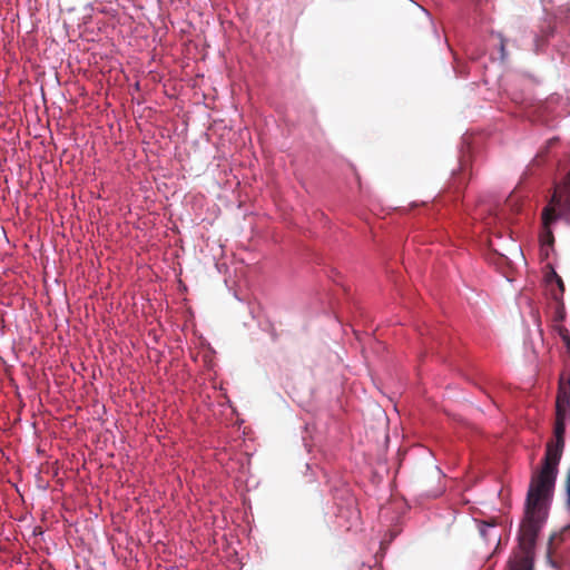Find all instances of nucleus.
<instances>
[{"mask_svg":"<svg viewBox=\"0 0 570 570\" xmlns=\"http://www.w3.org/2000/svg\"><path fill=\"white\" fill-rule=\"evenodd\" d=\"M500 50H501V57H505V40L503 38L500 39Z\"/></svg>","mask_w":570,"mask_h":570,"instance_id":"39448f33","label":"nucleus"},{"mask_svg":"<svg viewBox=\"0 0 570 570\" xmlns=\"http://www.w3.org/2000/svg\"><path fill=\"white\" fill-rule=\"evenodd\" d=\"M559 218L570 224V171L556 186L549 203L541 213L540 245L541 254L544 257L549 256V249L554 245L552 225Z\"/></svg>","mask_w":570,"mask_h":570,"instance_id":"f03ea898","label":"nucleus"},{"mask_svg":"<svg viewBox=\"0 0 570 570\" xmlns=\"http://www.w3.org/2000/svg\"><path fill=\"white\" fill-rule=\"evenodd\" d=\"M566 532H570V524L564 529Z\"/></svg>","mask_w":570,"mask_h":570,"instance_id":"423d86ee","label":"nucleus"},{"mask_svg":"<svg viewBox=\"0 0 570 570\" xmlns=\"http://www.w3.org/2000/svg\"><path fill=\"white\" fill-rule=\"evenodd\" d=\"M544 279L548 285H557L558 292L553 291L552 296L557 301L561 299L564 293V283L562 278L557 274L553 266L549 263L544 267Z\"/></svg>","mask_w":570,"mask_h":570,"instance_id":"7ed1b4c3","label":"nucleus"},{"mask_svg":"<svg viewBox=\"0 0 570 570\" xmlns=\"http://www.w3.org/2000/svg\"><path fill=\"white\" fill-rule=\"evenodd\" d=\"M554 33V22L552 18H546L540 26V32L535 36L534 42L539 49Z\"/></svg>","mask_w":570,"mask_h":570,"instance_id":"20e7f679","label":"nucleus"},{"mask_svg":"<svg viewBox=\"0 0 570 570\" xmlns=\"http://www.w3.org/2000/svg\"><path fill=\"white\" fill-rule=\"evenodd\" d=\"M569 410V400L559 397L558 413L554 423V442L547 444L546 455L541 469L533 473L527 495L525 518L520 527L519 543L528 557L532 553L537 535L544 519V502L553 490L558 464L564 446L566 417Z\"/></svg>","mask_w":570,"mask_h":570,"instance_id":"f257e3e1","label":"nucleus"}]
</instances>
